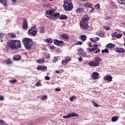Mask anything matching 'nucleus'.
Returning a JSON list of instances; mask_svg holds the SVG:
<instances>
[{"instance_id": "52", "label": "nucleus", "mask_w": 125, "mask_h": 125, "mask_svg": "<svg viewBox=\"0 0 125 125\" xmlns=\"http://www.w3.org/2000/svg\"><path fill=\"white\" fill-rule=\"evenodd\" d=\"M82 56L83 57H86V56H87V55L86 54V53H83L82 54Z\"/></svg>"}, {"instance_id": "57", "label": "nucleus", "mask_w": 125, "mask_h": 125, "mask_svg": "<svg viewBox=\"0 0 125 125\" xmlns=\"http://www.w3.org/2000/svg\"><path fill=\"white\" fill-rule=\"evenodd\" d=\"M72 97V98L73 99H76V98H77V97L76 96H75V95H73L72 97Z\"/></svg>"}, {"instance_id": "11", "label": "nucleus", "mask_w": 125, "mask_h": 125, "mask_svg": "<svg viewBox=\"0 0 125 125\" xmlns=\"http://www.w3.org/2000/svg\"><path fill=\"white\" fill-rule=\"evenodd\" d=\"M118 32H114L113 33L111 36L112 38H116L117 39H121V37H123V34H117Z\"/></svg>"}, {"instance_id": "30", "label": "nucleus", "mask_w": 125, "mask_h": 125, "mask_svg": "<svg viewBox=\"0 0 125 125\" xmlns=\"http://www.w3.org/2000/svg\"><path fill=\"white\" fill-rule=\"evenodd\" d=\"M118 2L120 4H124V3H125V0H118Z\"/></svg>"}, {"instance_id": "12", "label": "nucleus", "mask_w": 125, "mask_h": 125, "mask_svg": "<svg viewBox=\"0 0 125 125\" xmlns=\"http://www.w3.org/2000/svg\"><path fill=\"white\" fill-rule=\"evenodd\" d=\"M22 28L24 30H27L28 28V22H27V20L23 19L22 23Z\"/></svg>"}, {"instance_id": "27", "label": "nucleus", "mask_w": 125, "mask_h": 125, "mask_svg": "<svg viewBox=\"0 0 125 125\" xmlns=\"http://www.w3.org/2000/svg\"><path fill=\"white\" fill-rule=\"evenodd\" d=\"M40 32L41 34H43V33L45 32V30H44V27H40Z\"/></svg>"}, {"instance_id": "44", "label": "nucleus", "mask_w": 125, "mask_h": 125, "mask_svg": "<svg viewBox=\"0 0 125 125\" xmlns=\"http://www.w3.org/2000/svg\"><path fill=\"white\" fill-rule=\"evenodd\" d=\"M95 7L98 9H100V5L99 4H97L95 5Z\"/></svg>"}, {"instance_id": "62", "label": "nucleus", "mask_w": 125, "mask_h": 125, "mask_svg": "<svg viewBox=\"0 0 125 125\" xmlns=\"http://www.w3.org/2000/svg\"><path fill=\"white\" fill-rule=\"evenodd\" d=\"M123 35H124V36H125V32H124L123 33Z\"/></svg>"}, {"instance_id": "33", "label": "nucleus", "mask_w": 125, "mask_h": 125, "mask_svg": "<svg viewBox=\"0 0 125 125\" xmlns=\"http://www.w3.org/2000/svg\"><path fill=\"white\" fill-rule=\"evenodd\" d=\"M36 86H42V83L39 81L35 83Z\"/></svg>"}, {"instance_id": "59", "label": "nucleus", "mask_w": 125, "mask_h": 125, "mask_svg": "<svg viewBox=\"0 0 125 125\" xmlns=\"http://www.w3.org/2000/svg\"><path fill=\"white\" fill-rule=\"evenodd\" d=\"M89 45H90V47H93V46L91 45V43H89Z\"/></svg>"}, {"instance_id": "31", "label": "nucleus", "mask_w": 125, "mask_h": 125, "mask_svg": "<svg viewBox=\"0 0 125 125\" xmlns=\"http://www.w3.org/2000/svg\"><path fill=\"white\" fill-rule=\"evenodd\" d=\"M37 63H44V59H40L37 61Z\"/></svg>"}, {"instance_id": "34", "label": "nucleus", "mask_w": 125, "mask_h": 125, "mask_svg": "<svg viewBox=\"0 0 125 125\" xmlns=\"http://www.w3.org/2000/svg\"><path fill=\"white\" fill-rule=\"evenodd\" d=\"M0 125H7L6 123L4 122V121L0 120Z\"/></svg>"}, {"instance_id": "21", "label": "nucleus", "mask_w": 125, "mask_h": 125, "mask_svg": "<svg viewBox=\"0 0 125 125\" xmlns=\"http://www.w3.org/2000/svg\"><path fill=\"white\" fill-rule=\"evenodd\" d=\"M80 39L83 42H85L86 40V36L84 35H82L80 36Z\"/></svg>"}, {"instance_id": "43", "label": "nucleus", "mask_w": 125, "mask_h": 125, "mask_svg": "<svg viewBox=\"0 0 125 125\" xmlns=\"http://www.w3.org/2000/svg\"><path fill=\"white\" fill-rule=\"evenodd\" d=\"M46 42H50V43H51V42H52V39H48L46 40Z\"/></svg>"}, {"instance_id": "47", "label": "nucleus", "mask_w": 125, "mask_h": 125, "mask_svg": "<svg viewBox=\"0 0 125 125\" xmlns=\"http://www.w3.org/2000/svg\"><path fill=\"white\" fill-rule=\"evenodd\" d=\"M47 98L46 96H44L43 97H42V98H41V99L42 100H45V99H46Z\"/></svg>"}, {"instance_id": "40", "label": "nucleus", "mask_w": 125, "mask_h": 125, "mask_svg": "<svg viewBox=\"0 0 125 125\" xmlns=\"http://www.w3.org/2000/svg\"><path fill=\"white\" fill-rule=\"evenodd\" d=\"M87 51H89V52H91V53L94 52V51H93V49L92 48H87Z\"/></svg>"}, {"instance_id": "22", "label": "nucleus", "mask_w": 125, "mask_h": 125, "mask_svg": "<svg viewBox=\"0 0 125 125\" xmlns=\"http://www.w3.org/2000/svg\"><path fill=\"white\" fill-rule=\"evenodd\" d=\"M90 41L93 42H96L97 41H99V38L98 37H95L90 39Z\"/></svg>"}, {"instance_id": "16", "label": "nucleus", "mask_w": 125, "mask_h": 125, "mask_svg": "<svg viewBox=\"0 0 125 125\" xmlns=\"http://www.w3.org/2000/svg\"><path fill=\"white\" fill-rule=\"evenodd\" d=\"M84 6H85V7H88V8H92L93 4L90 2H87L84 3Z\"/></svg>"}, {"instance_id": "36", "label": "nucleus", "mask_w": 125, "mask_h": 125, "mask_svg": "<svg viewBox=\"0 0 125 125\" xmlns=\"http://www.w3.org/2000/svg\"><path fill=\"white\" fill-rule=\"evenodd\" d=\"M77 13H82L83 12V9L81 8H79L76 10Z\"/></svg>"}, {"instance_id": "37", "label": "nucleus", "mask_w": 125, "mask_h": 125, "mask_svg": "<svg viewBox=\"0 0 125 125\" xmlns=\"http://www.w3.org/2000/svg\"><path fill=\"white\" fill-rule=\"evenodd\" d=\"M17 82V80L16 79H14V80H10L9 82L11 83H16Z\"/></svg>"}, {"instance_id": "8", "label": "nucleus", "mask_w": 125, "mask_h": 125, "mask_svg": "<svg viewBox=\"0 0 125 125\" xmlns=\"http://www.w3.org/2000/svg\"><path fill=\"white\" fill-rule=\"evenodd\" d=\"M54 43L58 46H62L64 44V42L62 41H58V40H53Z\"/></svg>"}, {"instance_id": "46", "label": "nucleus", "mask_w": 125, "mask_h": 125, "mask_svg": "<svg viewBox=\"0 0 125 125\" xmlns=\"http://www.w3.org/2000/svg\"><path fill=\"white\" fill-rule=\"evenodd\" d=\"M49 48H50V49H51L52 50H54V48H55L54 46H53V45H50V46H49Z\"/></svg>"}, {"instance_id": "5", "label": "nucleus", "mask_w": 125, "mask_h": 125, "mask_svg": "<svg viewBox=\"0 0 125 125\" xmlns=\"http://www.w3.org/2000/svg\"><path fill=\"white\" fill-rule=\"evenodd\" d=\"M64 5L63 7L66 11H70L73 9L74 5H73V3H72V0H64L63 1Z\"/></svg>"}, {"instance_id": "17", "label": "nucleus", "mask_w": 125, "mask_h": 125, "mask_svg": "<svg viewBox=\"0 0 125 125\" xmlns=\"http://www.w3.org/2000/svg\"><path fill=\"white\" fill-rule=\"evenodd\" d=\"M115 46H116V45L112 43L107 44L106 45V48H109L110 49H113V48H115Z\"/></svg>"}, {"instance_id": "32", "label": "nucleus", "mask_w": 125, "mask_h": 125, "mask_svg": "<svg viewBox=\"0 0 125 125\" xmlns=\"http://www.w3.org/2000/svg\"><path fill=\"white\" fill-rule=\"evenodd\" d=\"M97 48H98V45H93V48H92L93 50V51H95V50H96V49H97Z\"/></svg>"}, {"instance_id": "1", "label": "nucleus", "mask_w": 125, "mask_h": 125, "mask_svg": "<svg viewBox=\"0 0 125 125\" xmlns=\"http://www.w3.org/2000/svg\"><path fill=\"white\" fill-rule=\"evenodd\" d=\"M8 47L12 49L21 48V42L19 40H10L7 42Z\"/></svg>"}, {"instance_id": "60", "label": "nucleus", "mask_w": 125, "mask_h": 125, "mask_svg": "<svg viewBox=\"0 0 125 125\" xmlns=\"http://www.w3.org/2000/svg\"><path fill=\"white\" fill-rule=\"evenodd\" d=\"M56 73H57V74H59V73H60V71H56Z\"/></svg>"}, {"instance_id": "61", "label": "nucleus", "mask_w": 125, "mask_h": 125, "mask_svg": "<svg viewBox=\"0 0 125 125\" xmlns=\"http://www.w3.org/2000/svg\"><path fill=\"white\" fill-rule=\"evenodd\" d=\"M16 0H12V1H13V2H15V1H16Z\"/></svg>"}, {"instance_id": "50", "label": "nucleus", "mask_w": 125, "mask_h": 125, "mask_svg": "<svg viewBox=\"0 0 125 125\" xmlns=\"http://www.w3.org/2000/svg\"><path fill=\"white\" fill-rule=\"evenodd\" d=\"M95 11V9L94 8H92V9L90 11V12L91 13H92V12H94Z\"/></svg>"}, {"instance_id": "54", "label": "nucleus", "mask_w": 125, "mask_h": 125, "mask_svg": "<svg viewBox=\"0 0 125 125\" xmlns=\"http://www.w3.org/2000/svg\"><path fill=\"white\" fill-rule=\"evenodd\" d=\"M2 100H3V96L0 95V101H2Z\"/></svg>"}, {"instance_id": "13", "label": "nucleus", "mask_w": 125, "mask_h": 125, "mask_svg": "<svg viewBox=\"0 0 125 125\" xmlns=\"http://www.w3.org/2000/svg\"><path fill=\"white\" fill-rule=\"evenodd\" d=\"M104 81H107L108 83H110V82H112L113 77H112L111 75H106L104 78Z\"/></svg>"}, {"instance_id": "7", "label": "nucleus", "mask_w": 125, "mask_h": 125, "mask_svg": "<svg viewBox=\"0 0 125 125\" xmlns=\"http://www.w3.org/2000/svg\"><path fill=\"white\" fill-rule=\"evenodd\" d=\"M37 33H38L37 25H35L31 27V28L28 31V35L29 36H31V37H35V36L37 35Z\"/></svg>"}, {"instance_id": "63", "label": "nucleus", "mask_w": 125, "mask_h": 125, "mask_svg": "<svg viewBox=\"0 0 125 125\" xmlns=\"http://www.w3.org/2000/svg\"><path fill=\"white\" fill-rule=\"evenodd\" d=\"M92 103H93V104H94V103H95V102H94V101H92Z\"/></svg>"}, {"instance_id": "19", "label": "nucleus", "mask_w": 125, "mask_h": 125, "mask_svg": "<svg viewBox=\"0 0 125 125\" xmlns=\"http://www.w3.org/2000/svg\"><path fill=\"white\" fill-rule=\"evenodd\" d=\"M110 7L112 9H116V8H118V6H117V4H116V3H113V2L110 3Z\"/></svg>"}, {"instance_id": "64", "label": "nucleus", "mask_w": 125, "mask_h": 125, "mask_svg": "<svg viewBox=\"0 0 125 125\" xmlns=\"http://www.w3.org/2000/svg\"><path fill=\"white\" fill-rule=\"evenodd\" d=\"M35 124L33 123L32 125H34Z\"/></svg>"}, {"instance_id": "2", "label": "nucleus", "mask_w": 125, "mask_h": 125, "mask_svg": "<svg viewBox=\"0 0 125 125\" xmlns=\"http://www.w3.org/2000/svg\"><path fill=\"white\" fill-rule=\"evenodd\" d=\"M88 20H89V17L88 15H85L83 19H82L80 22V26L81 29H83V30H87L88 31V30H91V27L88 26V24L87 23Z\"/></svg>"}, {"instance_id": "23", "label": "nucleus", "mask_w": 125, "mask_h": 125, "mask_svg": "<svg viewBox=\"0 0 125 125\" xmlns=\"http://www.w3.org/2000/svg\"><path fill=\"white\" fill-rule=\"evenodd\" d=\"M61 37L62 39H64L65 40H68L69 39V35L66 34H62Z\"/></svg>"}, {"instance_id": "18", "label": "nucleus", "mask_w": 125, "mask_h": 125, "mask_svg": "<svg viewBox=\"0 0 125 125\" xmlns=\"http://www.w3.org/2000/svg\"><path fill=\"white\" fill-rule=\"evenodd\" d=\"M4 63H5V64L6 65H9L10 64H12L13 62H12V61H11V59L8 58L7 59V60L4 61Z\"/></svg>"}, {"instance_id": "42", "label": "nucleus", "mask_w": 125, "mask_h": 125, "mask_svg": "<svg viewBox=\"0 0 125 125\" xmlns=\"http://www.w3.org/2000/svg\"><path fill=\"white\" fill-rule=\"evenodd\" d=\"M67 62H70L71 61V59L69 57H66L65 59Z\"/></svg>"}, {"instance_id": "56", "label": "nucleus", "mask_w": 125, "mask_h": 125, "mask_svg": "<svg viewBox=\"0 0 125 125\" xmlns=\"http://www.w3.org/2000/svg\"><path fill=\"white\" fill-rule=\"evenodd\" d=\"M55 90L56 91H60L61 90V89H60V88H56Z\"/></svg>"}, {"instance_id": "48", "label": "nucleus", "mask_w": 125, "mask_h": 125, "mask_svg": "<svg viewBox=\"0 0 125 125\" xmlns=\"http://www.w3.org/2000/svg\"><path fill=\"white\" fill-rule=\"evenodd\" d=\"M76 44H79L80 45H81V44H83V42H82L81 41H78L76 42Z\"/></svg>"}, {"instance_id": "45", "label": "nucleus", "mask_w": 125, "mask_h": 125, "mask_svg": "<svg viewBox=\"0 0 125 125\" xmlns=\"http://www.w3.org/2000/svg\"><path fill=\"white\" fill-rule=\"evenodd\" d=\"M100 52V49H98L97 50L94 52V53L96 54V53H99Z\"/></svg>"}, {"instance_id": "35", "label": "nucleus", "mask_w": 125, "mask_h": 125, "mask_svg": "<svg viewBox=\"0 0 125 125\" xmlns=\"http://www.w3.org/2000/svg\"><path fill=\"white\" fill-rule=\"evenodd\" d=\"M97 35L100 37H103L104 36V34L102 33V32H97Z\"/></svg>"}, {"instance_id": "58", "label": "nucleus", "mask_w": 125, "mask_h": 125, "mask_svg": "<svg viewBox=\"0 0 125 125\" xmlns=\"http://www.w3.org/2000/svg\"><path fill=\"white\" fill-rule=\"evenodd\" d=\"M70 101H73V100H74V99L72 98V97H71L70 98Z\"/></svg>"}, {"instance_id": "10", "label": "nucleus", "mask_w": 125, "mask_h": 125, "mask_svg": "<svg viewBox=\"0 0 125 125\" xmlns=\"http://www.w3.org/2000/svg\"><path fill=\"white\" fill-rule=\"evenodd\" d=\"M37 70H38V71H46L47 70V67L45 66L39 65L37 66Z\"/></svg>"}, {"instance_id": "20", "label": "nucleus", "mask_w": 125, "mask_h": 125, "mask_svg": "<svg viewBox=\"0 0 125 125\" xmlns=\"http://www.w3.org/2000/svg\"><path fill=\"white\" fill-rule=\"evenodd\" d=\"M13 59L16 61H19V60L21 59V56L19 55H15L14 56Z\"/></svg>"}, {"instance_id": "51", "label": "nucleus", "mask_w": 125, "mask_h": 125, "mask_svg": "<svg viewBox=\"0 0 125 125\" xmlns=\"http://www.w3.org/2000/svg\"><path fill=\"white\" fill-rule=\"evenodd\" d=\"M94 107H99V105L96 103H94Z\"/></svg>"}, {"instance_id": "14", "label": "nucleus", "mask_w": 125, "mask_h": 125, "mask_svg": "<svg viewBox=\"0 0 125 125\" xmlns=\"http://www.w3.org/2000/svg\"><path fill=\"white\" fill-rule=\"evenodd\" d=\"M115 50L116 52H118V53H124L125 52V50L123 48L116 47L115 48Z\"/></svg>"}, {"instance_id": "4", "label": "nucleus", "mask_w": 125, "mask_h": 125, "mask_svg": "<svg viewBox=\"0 0 125 125\" xmlns=\"http://www.w3.org/2000/svg\"><path fill=\"white\" fill-rule=\"evenodd\" d=\"M22 42L26 49H31V47H32V45H33V39L24 38L22 39Z\"/></svg>"}, {"instance_id": "24", "label": "nucleus", "mask_w": 125, "mask_h": 125, "mask_svg": "<svg viewBox=\"0 0 125 125\" xmlns=\"http://www.w3.org/2000/svg\"><path fill=\"white\" fill-rule=\"evenodd\" d=\"M0 2L5 6L7 4V0H0Z\"/></svg>"}, {"instance_id": "26", "label": "nucleus", "mask_w": 125, "mask_h": 125, "mask_svg": "<svg viewBox=\"0 0 125 125\" xmlns=\"http://www.w3.org/2000/svg\"><path fill=\"white\" fill-rule=\"evenodd\" d=\"M68 62L66 60H64L63 61H62V64L64 66H66V65L68 64Z\"/></svg>"}, {"instance_id": "49", "label": "nucleus", "mask_w": 125, "mask_h": 125, "mask_svg": "<svg viewBox=\"0 0 125 125\" xmlns=\"http://www.w3.org/2000/svg\"><path fill=\"white\" fill-rule=\"evenodd\" d=\"M45 80H46L47 81H49V80H50V77L49 76H46L45 77Z\"/></svg>"}, {"instance_id": "38", "label": "nucleus", "mask_w": 125, "mask_h": 125, "mask_svg": "<svg viewBox=\"0 0 125 125\" xmlns=\"http://www.w3.org/2000/svg\"><path fill=\"white\" fill-rule=\"evenodd\" d=\"M104 52H106V53H109V50L107 49H104V50H102V53H104Z\"/></svg>"}, {"instance_id": "6", "label": "nucleus", "mask_w": 125, "mask_h": 125, "mask_svg": "<svg viewBox=\"0 0 125 125\" xmlns=\"http://www.w3.org/2000/svg\"><path fill=\"white\" fill-rule=\"evenodd\" d=\"M100 61H101V58L99 57H96L94 58V61L90 62L88 65L90 67H97V66L100 65V62H99Z\"/></svg>"}, {"instance_id": "9", "label": "nucleus", "mask_w": 125, "mask_h": 125, "mask_svg": "<svg viewBox=\"0 0 125 125\" xmlns=\"http://www.w3.org/2000/svg\"><path fill=\"white\" fill-rule=\"evenodd\" d=\"M77 116H78V117H79V115H78V114H77V113H69L67 115H64L63 116V118L64 119H68V118H71L72 117H77Z\"/></svg>"}, {"instance_id": "41", "label": "nucleus", "mask_w": 125, "mask_h": 125, "mask_svg": "<svg viewBox=\"0 0 125 125\" xmlns=\"http://www.w3.org/2000/svg\"><path fill=\"white\" fill-rule=\"evenodd\" d=\"M83 52H82V49H80L78 50V54L79 55H82V54H83Z\"/></svg>"}, {"instance_id": "28", "label": "nucleus", "mask_w": 125, "mask_h": 125, "mask_svg": "<svg viewBox=\"0 0 125 125\" xmlns=\"http://www.w3.org/2000/svg\"><path fill=\"white\" fill-rule=\"evenodd\" d=\"M59 18L61 19H67V16H66L65 15H62L59 16Z\"/></svg>"}, {"instance_id": "29", "label": "nucleus", "mask_w": 125, "mask_h": 125, "mask_svg": "<svg viewBox=\"0 0 125 125\" xmlns=\"http://www.w3.org/2000/svg\"><path fill=\"white\" fill-rule=\"evenodd\" d=\"M8 36H9L10 37H11L12 38H16V35H15V33H9Z\"/></svg>"}, {"instance_id": "53", "label": "nucleus", "mask_w": 125, "mask_h": 125, "mask_svg": "<svg viewBox=\"0 0 125 125\" xmlns=\"http://www.w3.org/2000/svg\"><path fill=\"white\" fill-rule=\"evenodd\" d=\"M4 37V35L3 34L0 33V39H1V38H3Z\"/></svg>"}, {"instance_id": "39", "label": "nucleus", "mask_w": 125, "mask_h": 125, "mask_svg": "<svg viewBox=\"0 0 125 125\" xmlns=\"http://www.w3.org/2000/svg\"><path fill=\"white\" fill-rule=\"evenodd\" d=\"M104 29L105 30H106L107 31H109V30H110V26H103Z\"/></svg>"}, {"instance_id": "3", "label": "nucleus", "mask_w": 125, "mask_h": 125, "mask_svg": "<svg viewBox=\"0 0 125 125\" xmlns=\"http://www.w3.org/2000/svg\"><path fill=\"white\" fill-rule=\"evenodd\" d=\"M54 12H55V9L46 11V17L48 18L50 20H56V19H58V17H59V15H60V13H56L54 14Z\"/></svg>"}, {"instance_id": "55", "label": "nucleus", "mask_w": 125, "mask_h": 125, "mask_svg": "<svg viewBox=\"0 0 125 125\" xmlns=\"http://www.w3.org/2000/svg\"><path fill=\"white\" fill-rule=\"evenodd\" d=\"M78 60L80 62H82V61H83V58L82 57H80V58H79Z\"/></svg>"}, {"instance_id": "15", "label": "nucleus", "mask_w": 125, "mask_h": 125, "mask_svg": "<svg viewBox=\"0 0 125 125\" xmlns=\"http://www.w3.org/2000/svg\"><path fill=\"white\" fill-rule=\"evenodd\" d=\"M99 77V73L98 72H95L92 73V78L94 80H97Z\"/></svg>"}, {"instance_id": "25", "label": "nucleus", "mask_w": 125, "mask_h": 125, "mask_svg": "<svg viewBox=\"0 0 125 125\" xmlns=\"http://www.w3.org/2000/svg\"><path fill=\"white\" fill-rule=\"evenodd\" d=\"M118 120H119V117H118L117 116H114L111 119V121H112V122H113V123L115 122H117V121H118Z\"/></svg>"}]
</instances>
